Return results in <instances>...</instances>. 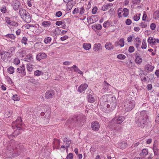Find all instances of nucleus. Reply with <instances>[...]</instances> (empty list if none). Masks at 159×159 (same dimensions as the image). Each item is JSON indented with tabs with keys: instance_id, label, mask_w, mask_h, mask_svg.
I'll return each instance as SVG.
<instances>
[{
	"instance_id": "obj_52",
	"label": "nucleus",
	"mask_w": 159,
	"mask_h": 159,
	"mask_svg": "<svg viewBox=\"0 0 159 159\" xmlns=\"http://www.w3.org/2000/svg\"><path fill=\"white\" fill-rule=\"evenodd\" d=\"M20 63V61L17 58H16L14 59V63L15 64L17 65L19 64Z\"/></svg>"
},
{
	"instance_id": "obj_25",
	"label": "nucleus",
	"mask_w": 159,
	"mask_h": 159,
	"mask_svg": "<svg viewBox=\"0 0 159 159\" xmlns=\"http://www.w3.org/2000/svg\"><path fill=\"white\" fill-rule=\"evenodd\" d=\"M37 26H39L38 24H25V27L26 28L28 29L31 27H37Z\"/></svg>"
},
{
	"instance_id": "obj_9",
	"label": "nucleus",
	"mask_w": 159,
	"mask_h": 159,
	"mask_svg": "<svg viewBox=\"0 0 159 159\" xmlns=\"http://www.w3.org/2000/svg\"><path fill=\"white\" fill-rule=\"evenodd\" d=\"M11 56L10 52H8L6 51H3L2 52V56L1 58L4 61H6V59L7 58H10Z\"/></svg>"
},
{
	"instance_id": "obj_33",
	"label": "nucleus",
	"mask_w": 159,
	"mask_h": 159,
	"mask_svg": "<svg viewBox=\"0 0 159 159\" xmlns=\"http://www.w3.org/2000/svg\"><path fill=\"white\" fill-rule=\"evenodd\" d=\"M148 154V149H143L142 150V152L140 153V154L143 155L144 157L146 156Z\"/></svg>"
},
{
	"instance_id": "obj_17",
	"label": "nucleus",
	"mask_w": 159,
	"mask_h": 159,
	"mask_svg": "<svg viewBox=\"0 0 159 159\" xmlns=\"http://www.w3.org/2000/svg\"><path fill=\"white\" fill-rule=\"evenodd\" d=\"M19 129L18 131H17V130L16 131H14V132L13 133L9 135L7 134L8 138L9 139H11L13 138V137H15L16 136L19 134V131L20 129L21 128H19Z\"/></svg>"
},
{
	"instance_id": "obj_64",
	"label": "nucleus",
	"mask_w": 159,
	"mask_h": 159,
	"mask_svg": "<svg viewBox=\"0 0 159 159\" xmlns=\"http://www.w3.org/2000/svg\"><path fill=\"white\" fill-rule=\"evenodd\" d=\"M79 12V10L78 9V8H75L73 11V13L74 14H75L76 13Z\"/></svg>"
},
{
	"instance_id": "obj_54",
	"label": "nucleus",
	"mask_w": 159,
	"mask_h": 159,
	"mask_svg": "<svg viewBox=\"0 0 159 159\" xmlns=\"http://www.w3.org/2000/svg\"><path fill=\"white\" fill-rule=\"evenodd\" d=\"M98 10V8L96 7H95L92 10V12L93 14H95Z\"/></svg>"
},
{
	"instance_id": "obj_26",
	"label": "nucleus",
	"mask_w": 159,
	"mask_h": 159,
	"mask_svg": "<svg viewBox=\"0 0 159 159\" xmlns=\"http://www.w3.org/2000/svg\"><path fill=\"white\" fill-rule=\"evenodd\" d=\"M83 47L85 50H89L91 47L90 43H84L83 45Z\"/></svg>"
},
{
	"instance_id": "obj_39",
	"label": "nucleus",
	"mask_w": 159,
	"mask_h": 159,
	"mask_svg": "<svg viewBox=\"0 0 159 159\" xmlns=\"http://www.w3.org/2000/svg\"><path fill=\"white\" fill-rule=\"evenodd\" d=\"M12 99L14 101H16L19 100L20 98L18 95L15 94L12 96Z\"/></svg>"
},
{
	"instance_id": "obj_4",
	"label": "nucleus",
	"mask_w": 159,
	"mask_h": 159,
	"mask_svg": "<svg viewBox=\"0 0 159 159\" xmlns=\"http://www.w3.org/2000/svg\"><path fill=\"white\" fill-rule=\"evenodd\" d=\"M117 13L120 17H126L129 14V11L127 8H120L118 9Z\"/></svg>"
},
{
	"instance_id": "obj_36",
	"label": "nucleus",
	"mask_w": 159,
	"mask_h": 159,
	"mask_svg": "<svg viewBox=\"0 0 159 159\" xmlns=\"http://www.w3.org/2000/svg\"><path fill=\"white\" fill-rule=\"evenodd\" d=\"M89 19L88 17L87 20H96L97 19V20H98V17L97 16H89Z\"/></svg>"
},
{
	"instance_id": "obj_40",
	"label": "nucleus",
	"mask_w": 159,
	"mask_h": 159,
	"mask_svg": "<svg viewBox=\"0 0 159 159\" xmlns=\"http://www.w3.org/2000/svg\"><path fill=\"white\" fill-rule=\"evenodd\" d=\"M100 49V46L98 45L95 44L94 45L93 49L95 51H97Z\"/></svg>"
},
{
	"instance_id": "obj_6",
	"label": "nucleus",
	"mask_w": 159,
	"mask_h": 159,
	"mask_svg": "<svg viewBox=\"0 0 159 159\" xmlns=\"http://www.w3.org/2000/svg\"><path fill=\"white\" fill-rule=\"evenodd\" d=\"M112 99H114V101L110 102L109 104H107V108H110L111 110H114L116 107L117 102L115 99V98H112Z\"/></svg>"
},
{
	"instance_id": "obj_32",
	"label": "nucleus",
	"mask_w": 159,
	"mask_h": 159,
	"mask_svg": "<svg viewBox=\"0 0 159 159\" xmlns=\"http://www.w3.org/2000/svg\"><path fill=\"white\" fill-rule=\"evenodd\" d=\"M51 24V23L50 21H44L42 22V25L44 27H48Z\"/></svg>"
},
{
	"instance_id": "obj_41",
	"label": "nucleus",
	"mask_w": 159,
	"mask_h": 159,
	"mask_svg": "<svg viewBox=\"0 0 159 159\" xmlns=\"http://www.w3.org/2000/svg\"><path fill=\"white\" fill-rule=\"evenodd\" d=\"M141 48L142 49H146L147 48L146 43V40L143 39V40L142 45L141 47Z\"/></svg>"
},
{
	"instance_id": "obj_31",
	"label": "nucleus",
	"mask_w": 159,
	"mask_h": 159,
	"mask_svg": "<svg viewBox=\"0 0 159 159\" xmlns=\"http://www.w3.org/2000/svg\"><path fill=\"white\" fill-rule=\"evenodd\" d=\"M22 120L21 118H18L17 119V120H16V122L18 123V124H16V127L17 128H21V127L20 126H19L18 125H20V126L22 125L21 124H20V123H19V122H21L22 121Z\"/></svg>"
},
{
	"instance_id": "obj_1",
	"label": "nucleus",
	"mask_w": 159,
	"mask_h": 159,
	"mask_svg": "<svg viewBox=\"0 0 159 159\" xmlns=\"http://www.w3.org/2000/svg\"><path fill=\"white\" fill-rule=\"evenodd\" d=\"M148 118L146 111H145L136 113L134 120L137 126L142 128H143Z\"/></svg>"
},
{
	"instance_id": "obj_35",
	"label": "nucleus",
	"mask_w": 159,
	"mask_h": 159,
	"mask_svg": "<svg viewBox=\"0 0 159 159\" xmlns=\"http://www.w3.org/2000/svg\"><path fill=\"white\" fill-rule=\"evenodd\" d=\"M111 25L110 22L109 21V20H107L105 21L103 24V26L106 28L107 27H109Z\"/></svg>"
},
{
	"instance_id": "obj_34",
	"label": "nucleus",
	"mask_w": 159,
	"mask_h": 159,
	"mask_svg": "<svg viewBox=\"0 0 159 159\" xmlns=\"http://www.w3.org/2000/svg\"><path fill=\"white\" fill-rule=\"evenodd\" d=\"M8 73L10 74H12L14 72V68L12 66H10L7 69Z\"/></svg>"
},
{
	"instance_id": "obj_50",
	"label": "nucleus",
	"mask_w": 159,
	"mask_h": 159,
	"mask_svg": "<svg viewBox=\"0 0 159 159\" xmlns=\"http://www.w3.org/2000/svg\"><path fill=\"white\" fill-rule=\"evenodd\" d=\"M16 49V47H15L10 48L8 50L9 52H10L11 55V53L14 52Z\"/></svg>"
},
{
	"instance_id": "obj_2",
	"label": "nucleus",
	"mask_w": 159,
	"mask_h": 159,
	"mask_svg": "<svg viewBox=\"0 0 159 159\" xmlns=\"http://www.w3.org/2000/svg\"><path fill=\"white\" fill-rule=\"evenodd\" d=\"M135 102L131 98H127L124 101V105L126 111H128L132 110L134 107Z\"/></svg>"
},
{
	"instance_id": "obj_61",
	"label": "nucleus",
	"mask_w": 159,
	"mask_h": 159,
	"mask_svg": "<svg viewBox=\"0 0 159 159\" xmlns=\"http://www.w3.org/2000/svg\"><path fill=\"white\" fill-rule=\"evenodd\" d=\"M68 36H67V35H66L65 36L61 37V38L60 39L61 41H64V40L67 39H68Z\"/></svg>"
},
{
	"instance_id": "obj_49",
	"label": "nucleus",
	"mask_w": 159,
	"mask_h": 159,
	"mask_svg": "<svg viewBox=\"0 0 159 159\" xmlns=\"http://www.w3.org/2000/svg\"><path fill=\"white\" fill-rule=\"evenodd\" d=\"M150 27L152 30H154L156 28V25L154 23H152L150 25Z\"/></svg>"
},
{
	"instance_id": "obj_7",
	"label": "nucleus",
	"mask_w": 159,
	"mask_h": 159,
	"mask_svg": "<svg viewBox=\"0 0 159 159\" xmlns=\"http://www.w3.org/2000/svg\"><path fill=\"white\" fill-rule=\"evenodd\" d=\"M91 127L93 130L95 131H97L100 128L99 124L97 121H93L91 123Z\"/></svg>"
},
{
	"instance_id": "obj_30",
	"label": "nucleus",
	"mask_w": 159,
	"mask_h": 159,
	"mask_svg": "<svg viewBox=\"0 0 159 159\" xmlns=\"http://www.w3.org/2000/svg\"><path fill=\"white\" fill-rule=\"evenodd\" d=\"M124 39L123 38H121L118 42V44L121 47H123L124 45Z\"/></svg>"
},
{
	"instance_id": "obj_22",
	"label": "nucleus",
	"mask_w": 159,
	"mask_h": 159,
	"mask_svg": "<svg viewBox=\"0 0 159 159\" xmlns=\"http://www.w3.org/2000/svg\"><path fill=\"white\" fill-rule=\"evenodd\" d=\"M87 98L88 102L90 103H93L95 101V99L94 97L91 94L88 95Z\"/></svg>"
},
{
	"instance_id": "obj_13",
	"label": "nucleus",
	"mask_w": 159,
	"mask_h": 159,
	"mask_svg": "<svg viewBox=\"0 0 159 159\" xmlns=\"http://www.w3.org/2000/svg\"><path fill=\"white\" fill-rule=\"evenodd\" d=\"M88 85L86 84H84L81 85L78 88V91L80 92L84 91L88 87Z\"/></svg>"
},
{
	"instance_id": "obj_20",
	"label": "nucleus",
	"mask_w": 159,
	"mask_h": 159,
	"mask_svg": "<svg viewBox=\"0 0 159 159\" xmlns=\"http://www.w3.org/2000/svg\"><path fill=\"white\" fill-rule=\"evenodd\" d=\"M21 16L22 19H25V20L28 19L31 20V17L30 16L29 14L27 12H26V13H25L23 15H21Z\"/></svg>"
},
{
	"instance_id": "obj_62",
	"label": "nucleus",
	"mask_w": 159,
	"mask_h": 159,
	"mask_svg": "<svg viewBox=\"0 0 159 159\" xmlns=\"http://www.w3.org/2000/svg\"><path fill=\"white\" fill-rule=\"evenodd\" d=\"M140 26L143 28H145L147 27V25L146 24H145L144 23L142 22L140 24Z\"/></svg>"
},
{
	"instance_id": "obj_18",
	"label": "nucleus",
	"mask_w": 159,
	"mask_h": 159,
	"mask_svg": "<svg viewBox=\"0 0 159 159\" xmlns=\"http://www.w3.org/2000/svg\"><path fill=\"white\" fill-rule=\"evenodd\" d=\"M20 5V3L19 1L16 0L15 2H14L13 8L15 10H18Z\"/></svg>"
},
{
	"instance_id": "obj_45",
	"label": "nucleus",
	"mask_w": 159,
	"mask_h": 159,
	"mask_svg": "<svg viewBox=\"0 0 159 159\" xmlns=\"http://www.w3.org/2000/svg\"><path fill=\"white\" fill-rule=\"evenodd\" d=\"M26 11L25 9H24L22 8H20L19 9V13L21 16V15H23L25 13H26Z\"/></svg>"
},
{
	"instance_id": "obj_59",
	"label": "nucleus",
	"mask_w": 159,
	"mask_h": 159,
	"mask_svg": "<svg viewBox=\"0 0 159 159\" xmlns=\"http://www.w3.org/2000/svg\"><path fill=\"white\" fill-rule=\"evenodd\" d=\"M6 114H7V117H9L11 116V114H12V111H7L6 113Z\"/></svg>"
},
{
	"instance_id": "obj_16",
	"label": "nucleus",
	"mask_w": 159,
	"mask_h": 159,
	"mask_svg": "<svg viewBox=\"0 0 159 159\" xmlns=\"http://www.w3.org/2000/svg\"><path fill=\"white\" fill-rule=\"evenodd\" d=\"M53 149H58L60 146V143L59 140L57 139L53 142Z\"/></svg>"
},
{
	"instance_id": "obj_29",
	"label": "nucleus",
	"mask_w": 159,
	"mask_h": 159,
	"mask_svg": "<svg viewBox=\"0 0 159 159\" xmlns=\"http://www.w3.org/2000/svg\"><path fill=\"white\" fill-rule=\"evenodd\" d=\"M142 61V59L140 56H137L135 58V62L137 64H140Z\"/></svg>"
},
{
	"instance_id": "obj_15",
	"label": "nucleus",
	"mask_w": 159,
	"mask_h": 159,
	"mask_svg": "<svg viewBox=\"0 0 159 159\" xmlns=\"http://www.w3.org/2000/svg\"><path fill=\"white\" fill-rule=\"evenodd\" d=\"M104 82L105 83L104 87L101 90V92L103 93L108 91V87L110 86L109 84L107 83L106 81H104Z\"/></svg>"
},
{
	"instance_id": "obj_63",
	"label": "nucleus",
	"mask_w": 159,
	"mask_h": 159,
	"mask_svg": "<svg viewBox=\"0 0 159 159\" xmlns=\"http://www.w3.org/2000/svg\"><path fill=\"white\" fill-rule=\"evenodd\" d=\"M147 88L148 90H150L152 88V86L151 84H148L147 85Z\"/></svg>"
},
{
	"instance_id": "obj_57",
	"label": "nucleus",
	"mask_w": 159,
	"mask_h": 159,
	"mask_svg": "<svg viewBox=\"0 0 159 159\" xmlns=\"http://www.w3.org/2000/svg\"><path fill=\"white\" fill-rule=\"evenodd\" d=\"M62 13L61 11L57 12L56 13V16L57 17H60L62 15Z\"/></svg>"
},
{
	"instance_id": "obj_53",
	"label": "nucleus",
	"mask_w": 159,
	"mask_h": 159,
	"mask_svg": "<svg viewBox=\"0 0 159 159\" xmlns=\"http://www.w3.org/2000/svg\"><path fill=\"white\" fill-rule=\"evenodd\" d=\"M109 8L107 4L103 6L102 7V10L103 11H106Z\"/></svg>"
},
{
	"instance_id": "obj_12",
	"label": "nucleus",
	"mask_w": 159,
	"mask_h": 159,
	"mask_svg": "<svg viewBox=\"0 0 159 159\" xmlns=\"http://www.w3.org/2000/svg\"><path fill=\"white\" fill-rule=\"evenodd\" d=\"M148 42L150 44H155L156 42L159 43V40L158 39H155L152 37H149L148 40Z\"/></svg>"
},
{
	"instance_id": "obj_55",
	"label": "nucleus",
	"mask_w": 159,
	"mask_h": 159,
	"mask_svg": "<svg viewBox=\"0 0 159 159\" xmlns=\"http://www.w3.org/2000/svg\"><path fill=\"white\" fill-rule=\"evenodd\" d=\"M1 11L2 13H5L6 12L7 10L6 8V7L5 6L3 7L1 9Z\"/></svg>"
},
{
	"instance_id": "obj_48",
	"label": "nucleus",
	"mask_w": 159,
	"mask_h": 159,
	"mask_svg": "<svg viewBox=\"0 0 159 159\" xmlns=\"http://www.w3.org/2000/svg\"><path fill=\"white\" fill-rule=\"evenodd\" d=\"M41 73L42 72L41 71L38 70L34 72V74L35 75L39 76L41 75Z\"/></svg>"
},
{
	"instance_id": "obj_46",
	"label": "nucleus",
	"mask_w": 159,
	"mask_h": 159,
	"mask_svg": "<svg viewBox=\"0 0 159 159\" xmlns=\"http://www.w3.org/2000/svg\"><path fill=\"white\" fill-rule=\"evenodd\" d=\"M73 157V155L72 153H70L66 156L67 159H72Z\"/></svg>"
},
{
	"instance_id": "obj_8",
	"label": "nucleus",
	"mask_w": 159,
	"mask_h": 159,
	"mask_svg": "<svg viewBox=\"0 0 159 159\" xmlns=\"http://www.w3.org/2000/svg\"><path fill=\"white\" fill-rule=\"evenodd\" d=\"M20 68H17L16 71L17 73H21L22 76H24L26 75V72L25 71V68L24 65L20 66Z\"/></svg>"
},
{
	"instance_id": "obj_58",
	"label": "nucleus",
	"mask_w": 159,
	"mask_h": 159,
	"mask_svg": "<svg viewBox=\"0 0 159 159\" xmlns=\"http://www.w3.org/2000/svg\"><path fill=\"white\" fill-rule=\"evenodd\" d=\"M73 6V5L70 3H68L67 5V8L69 10L71 9Z\"/></svg>"
},
{
	"instance_id": "obj_5",
	"label": "nucleus",
	"mask_w": 159,
	"mask_h": 159,
	"mask_svg": "<svg viewBox=\"0 0 159 159\" xmlns=\"http://www.w3.org/2000/svg\"><path fill=\"white\" fill-rule=\"evenodd\" d=\"M85 119V117L82 116H75L71 119L72 121L74 122L81 123L83 122V119Z\"/></svg>"
},
{
	"instance_id": "obj_38",
	"label": "nucleus",
	"mask_w": 159,
	"mask_h": 159,
	"mask_svg": "<svg viewBox=\"0 0 159 159\" xmlns=\"http://www.w3.org/2000/svg\"><path fill=\"white\" fill-rule=\"evenodd\" d=\"M27 69L29 72H31L32 71L33 68L32 67V65L30 63L28 64L27 65Z\"/></svg>"
},
{
	"instance_id": "obj_27",
	"label": "nucleus",
	"mask_w": 159,
	"mask_h": 159,
	"mask_svg": "<svg viewBox=\"0 0 159 159\" xmlns=\"http://www.w3.org/2000/svg\"><path fill=\"white\" fill-rule=\"evenodd\" d=\"M145 67L146 69L150 71H152L154 68V67L153 66L149 64L146 65L145 66Z\"/></svg>"
},
{
	"instance_id": "obj_14",
	"label": "nucleus",
	"mask_w": 159,
	"mask_h": 159,
	"mask_svg": "<svg viewBox=\"0 0 159 159\" xmlns=\"http://www.w3.org/2000/svg\"><path fill=\"white\" fill-rule=\"evenodd\" d=\"M47 55L44 53H40L36 56V59L38 61H40L41 59L46 58Z\"/></svg>"
},
{
	"instance_id": "obj_28",
	"label": "nucleus",
	"mask_w": 159,
	"mask_h": 159,
	"mask_svg": "<svg viewBox=\"0 0 159 159\" xmlns=\"http://www.w3.org/2000/svg\"><path fill=\"white\" fill-rule=\"evenodd\" d=\"M153 17L155 19H159V10H157L154 12L153 14Z\"/></svg>"
},
{
	"instance_id": "obj_19",
	"label": "nucleus",
	"mask_w": 159,
	"mask_h": 159,
	"mask_svg": "<svg viewBox=\"0 0 159 159\" xmlns=\"http://www.w3.org/2000/svg\"><path fill=\"white\" fill-rule=\"evenodd\" d=\"M24 59V60L26 61L30 62L33 61V57L32 55L31 54H30L27 55Z\"/></svg>"
},
{
	"instance_id": "obj_60",
	"label": "nucleus",
	"mask_w": 159,
	"mask_h": 159,
	"mask_svg": "<svg viewBox=\"0 0 159 159\" xmlns=\"http://www.w3.org/2000/svg\"><path fill=\"white\" fill-rule=\"evenodd\" d=\"M80 10H79L80 14L82 15L84 13V10L83 7H82L80 8Z\"/></svg>"
},
{
	"instance_id": "obj_24",
	"label": "nucleus",
	"mask_w": 159,
	"mask_h": 159,
	"mask_svg": "<svg viewBox=\"0 0 159 159\" xmlns=\"http://www.w3.org/2000/svg\"><path fill=\"white\" fill-rule=\"evenodd\" d=\"M106 48L108 50L113 49V47L111 43H107L105 45Z\"/></svg>"
},
{
	"instance_id": "obj_56",
	"label": "nucleus",
	"mask_w": 159,
	"mask_h": 159,
	"mask_svg": "<svg viewBox=\"0 0 159 159\" xmlns=\"http://www.w3.org/2000/svg\"><path fill=\"white\" fill-rule=\"evenodd\" d=\"M140 71L139 75L140 78L142 77V75H146L144 73V71L143 70H141V69H140Z\"/></svg>"
},
{
	"instance_id": "obj_42",
	"label": "nucleus",
	"mask_w": 159,
	"mask_h": 159,
	"mask_svg": "<svg viewBox=\"0 0 159 159\" xmlns=\"http://www.w3.org/2000/svg\"><path fill=\"white\" fill-rule=\"evenodd\" d=\"M141 14L138 13L134 16V20H139L140 18Z\"/></svg>"
},
{
	"instance_id": "obj_43",
	"label": "nucleus",
	"mask_w": 159,
	"mask_h": 159,
	"mask_svg": "<svg viewBox=\"0 0 159 159\" xmlns=\"http://www.w3.org/2000/svg\"><path fill=\"white\" fill-rule=\"evenodd\" d=\"M6 37L7 38H10L11 39H14L15 36L13 34H8L6 35Z\"/></svg>"
},
{
	"instance_id": "obj_21",
	"label": "nucleus",
	"mask_w": 159,
	"mask_h": 159,
	"mask_svg": "<svg viewBox=\"0 0 159 159\" xmlns=\"http://www.w3.org/2000/svg\"><path fill=\"white\" fill-rule=\"evenodd\" d=\"M6 22L10 25H12L15 26H17L18 25V24L14 20H6Z\"/></svg>"
},
{
	"instance_id": "obj_47",
	"label": "nucleus",
	"mask_w": 159,
	"mask_h": 159,
	"mask_svg": "<svg viewBox=\"0 0 159 159\" xmlns=\"http://www.w3.org/2000/svg\"><path fill=\"white\" fill-rule=\"evenodd\" d=\"M134 51V48L133 46L129 47L128 49V51L129 53H132Z\"/></svg>"
},
{
	"instance_id": "obj_10",
	"label": "nucleus",
	"mask_w": 159,
	"mask_h": 159,
	"mask_svg": "<svg viewBox=\"0 0 159 159\" xmlns=\"http://www.w3.org/2000/svg\"><path fill=\"white\" fill-rule=\"evenodd\" d=\"M54 95V91L50 90L46 92L45 97L47 99H50L52 98Z\"/></svg>"
},
{
	"instance_id": "obj_23",
	"label": "nucleus",
	"mask_w": 159,
	"mask_h": 159,
	"mask_svg": "<svg viewBox=\"0 0 159 159\" xmlns=\"http://www.w3.org/2000/svg\"><path fill=\"white\" fill-rule=\"evenodd\" d=\"M74 69V71L75 72L78 73L80 74H83V72L81 71L78 67L75 65H74L72 67H71Z\"/></svg>"
},
{
	"instance_id": "obj_51",
	"label": "nucleus",
	"mask_w": 159,
	"mask_h": 159,
	"mask_svg": "<svg viewBox=\"0 0 159 159\" xmlns=\"http://www.w3.org/2000/svg\"><path fill=\"white\" fill-rule=\"evenodd\" d=\"M27 41V38L26 37H23L21 40V42L25 44H26V42Z\"/></svg>"
},
{
	"instance_id": "obj_37",
	"label": "nucleus",
	"mask_w": 159,
	"mask_h": 159,
	"mask_svg": "<svg viewBox=\"0 0 159 159\" xmlns=\"http://www.w3.org/2000/svg\"><path fill=\"white\" fill-rule=\"evenodd\" d=\"M117 57L120 59L124 60L126 58V56L123 54H119L117 56Z\"/></svg>"
},
{
	"instance_id": "obj_3",
	"label": "nucleus",
	"mask_w": 159,
	"mask_h": 159,
	"mask_svg": "<svg viewBox=\"0 0 159 159\" xmlns=\"http://www.w3.org/2000/svg\"><path fill=\"white\" fill-rule=\"evenodd\" d=\"M124 117L120 116L118 117H116L113 119L109 123V124L114 128L116 127V125L120 124L124 120Z\"/></svg>"
},
{
	"instance_id": "obj_11",
	"label": "nucleus",
	"mask_w": 159,
	"mask_h": 159,
	"mask_svg": "<svg viewBox=\"0 0 159 159\" xmlns=\"http://www.w3.org/2000/svg\"><path fill=\"white\" fill-rule=\"evenodd\" d=\"M92 29L95 32L100 30L102 28V25L99 24H95L92 26Z\"/></svg>"
},
{
	"instance_id": "obj_44",
	"label": "nucleus",
	"mask_w": 159,
	"mask_h": 159,
	"mask_svg": "<svg viewBox=\"0 0 159 159\" xmlns=\"http://www.w3.org/2000/svg\"><path fill=\"white\" fill-rule=\"evenodd\" d=\"M51 37H48L44 39V41L45 43L47 44L51 42Z\"/></svg>"
}]
</instances>
